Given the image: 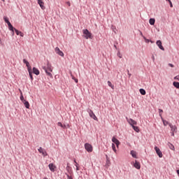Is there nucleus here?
<instances>
[{"instance_id":"obj_1","label":"nucleus","mask_w":179,"mask_h":179,"mask_svg":"<svg viewBox=\"0 0 179 179\" xmlns=\"http://www.w3.org/2000/svg\"><path fill=\"white\" fill-rule=\"evenodd\" d=\"M83 33L85 36V38H86L87 40H89V38H92V33L90 31H89V30L87 29H85L83 30Z\"/></svg>"},{"instance_id":"obj_2","label":"nucleus","mask_w":179,"mask_h":179,"mask_svg":"<svg viewBox=\"0 0 179 179\" xmlns=\"http://www.w3.org/2000/svg\"><path fill=\"white\" fill-rule=\"evenodd\" d=\"M87 113H89V115L91 118L94 120V121H98L99 119L97 118V117H96V115H94V113H93V110H92V109H88Z\"/></svg>"},{"instance_id":"obj_3","label":"nucleus","mask_w":179,"mask_h":179,"mask_svg":"<svg viewBox=\"0 0 179 179\" xmlns=\"http://www.w3.org/2000/svg\"><path fill=\"white\" fill-rule=\"evenodd\" d=\"M85 149L89 153L93 152V146H92V145L89 144V143H87L85 144Z\"/></svg>"},{"instance_id":"obj_4","label":"nucleus","mask_w":179,"mask_h":179,"mask_svg":"<svg viewBox=\"0 0 179 179\" xmlns=\"http://www.w3.org/2000/svg\"><path fill=\"white\" fill-rule=\"evenodd\" d=\"M38 151L39 152V153L42 154L43 157H45V156H48V154L47 153V151L41 147H40L38 149Z\"/></svg>"},{"instance_id":"obj_5","label":"nucleus","mask_w":179,"mask_h":179,"mask_svg":"<svg viewBox=\"0 0 179 179\" xmlns=\"http://www.w3.org/2000/svg\"><path fill=\"white\" fill-rule=\"evenodd\" d=\"M126 120H127V122L131 125V127H134L138 124L136 121L134 120L131 118L128 119V117H126Z\"/></svg>"},{"instance_id":"obj_6","label":"nucleus","mask_w":179,"mask_h":179,"mask_svg":"<svg viewBox=\"0 0 179 179\" xmlns=\"http://www.w3.org/2000/svg\"><path fill=\"white\" fill-rule=\"evenodd\" d=\"M155 150L157 156H159V157H160V158L163 157V152H162V150H160V148H159L157 146H155Z\"/></svg>"},{"instance_id":"obj_7","label":"nucleus","mask_w":179,"mask_h":179,"mask_svg":"<svg viewBox=\"0 0 179 179\" xmlns=\"http://www.w3.org/2000/svg\"><path fill=\"white\" fill-rule=\"evenodd\" d=\"M55 51L56 54H57L60 57H64V52L62 51L61 50H59V48L56 47L55 49Z\"/></svg>"},{"instance_id":"obj_8","label":"nucleus","mask_w":179,"mask_h":179,"mask_svg":"<svg viewBox=\"0 0 179 179\" xmlns=\"http://www.w3.org/2000/svg\"><path fill=\"white\" fill-rule=\"evenodd\" d=\"M157 45H158L159 50H162V51H164V48L163 47V45L162 43V41L158 40L156 42Z\"/></svg>"},{"instance_id":"obj_9","label":"nucleus","mask_w":179,"mask_h":179,"mask_svg":"<svg viewBox=\"0 0 179 179\" xmlns=\"http://www.w3.org/2000/svg\"><path fill=\"white\" fill-rule=\"evenodd\" d=\"M48 167L50 171H52V173H54V171H55V169H57V166H55V165H54V164L52 163L49 164Z\"/></svg>"},{"instance_id":"obj_10","label":"nucleus","mask_w":179,"mask_h":179,"mask_svg":"<svg viewBox=\"0 0 179 179\" xmlns=\"http://www.w3.org/2000/svg\"><path fill=\"white\" fill-rule=\"evenodd\" d=\"M112 142L113 143H115L117 148H118V146H120V144L121 143H120V141L118 139H117L115 137L112 138Z\"/></svg>"},{"instance_id":"obj_11","label":"nucleus","mask_w":179,"mask_h":179,"mask_svg":"<svg viewBox=\"0 0 179 179\" xmlns=\"http://www.w3.org/2000/svg\"><path fill=\"white\" fill-rule=\"evenodd\" d=\"M134 167H135V169L137 170H141V163L136 160L135 163L134 164Z\"/></svg>"},{"instance_id":"obj_12","label":"nucleus","mask_w":179,"mask_h":179,"mask_svg":"<svg viewBox=\"0 0 179 179\" xmlns=\"http://www.w3.org/2000/svg\"><path fill=\"white\" fill-rule=\"evenodd\" d=\"M42 68L45 71L48 76H50V78H52V74L51 73V72L48 71L46 66H43Z\"/></svg>"},{"instance_id":"obj_13","label":"nucleus","mask_w":179,"mask_h":179,"mask_svg":"<svg viewBox=\"0 0 179 179\" xmlns=\"http://www.w3.org/2000/svg\"><path fill=\"white\" fill-rule=\"evenodd\" d=\"M32 73H34V75H36L37 76H38V75H40V71L38 70L37 68L33 67Z\"/></svg>"},{"instance_id":"obj_14","label":"nucleus","mask_w":179,"mask_h":179,"mask_svg":"<svg viewBox=\"0 0 179 179\" xmlns=\"http://www.w3.org/2000/svg\"><path fill=\"white\" fill-rule=\"evenodd\" d=\"M38 3L41 8V9H45V6H44V1H43V0H38Z\"/></svg>"},{"instance_id":"obj_15","label":"nucleus","mask_w":179,"mask_h":179,"mask_svg":"<svg viewBox=\"0 0 179 179\" xmlns=\"http://www.w3.org/2000/svg\"><path fill=\"white\" fill-rule=\"evenodd\" d=\"M169 127L171 128V132H177V127L173 125L172 124H169Z\"/></svg>"},{"instance_id":"obj_16","label":"nucleus","mask_w":179,"mask_h":179,"mask_svg":"<svg viewBox=\"0 0 179 179\" xmlns=\"http://www.w3.org/2000/svg\"><path fill=\"white\" fill-rule=\"evenodd\" d=\"M23 62L25 64V65H26V66H27V71H28L29 69H31V66H30V64L29 63L28 61L26 60V59H23Z\"/></svg>"},{"instance_id":"obj_17","label":"nucleus","mask_w":179,"mask_h":179,"mask_svg":"<svg viewBox=\"0 0 179 179\" xmlns=\"http://www.w3.org/2000/svg\"><path fill=\"white\" fill-rule=\"evenodd\" d=\"M66 169L69 174H72V167L69 166V163H67Z\"/></svg>"},{"instance_id":"obj_18","label":"nucleus","mask_w":179,"mask_h":179,"mask_svg":"<svg viewBox=\"0 0 179 179\" xmlns=\"http://www.w3.org/2000/svg\"><path fill=\"white\" fill-rule=\"evenodd\" d=\"M47 70L49 71V72H52V68L51 66V64H50V62H48L47 66H45Z\"/></svg>"},{"instance_id":"obj_19","label":"nucleus","mask_w":179,"mask_h":179,"mask_svg":"<svg viewBox=\"0 0 179 179\" xmlns=\"http://www.w3.org/2000/svg\"><path fill=\"white\" fill-rule=\"evenodd\" d=\"M149 23L151 26H155V23H156V20L155 18H150Z\"/></svg>"},{"instance_id":"obj_20","label":"nucleus","mask_w":179,"mask_h":179,"mask_svg":"<svg viewBox=\"0 0 179 179\" xmlns=\"http://www.w3.org/2000/svg\"><path fill=\"white\" fill-rule=\"evenodd\" d=\"M28 72H29V78H30V79H31V82H32V80H34V78H33V71H31V69H29L28 70Z\"/></svg>"},{"instance_id":"obj_21","label":"nucleus","mask_w":179,"mask_h":179,"mask_svg":"<svg viewBox=\"0 0 179 179\" xmlns=\"http://www.w3.org/2000/svg\"><path fill=\"white\" fill-rule=\"evenodd\" d=\"M130 155L132 156V157H134V159H137L138 157H136V152L134 150H131L130 152Z\"/></svg>"},{"instance_id":"obj_22","label":"nucleus","mask_w":179,"mask_h":179,"mask_svg":"<svg viewBox=\"0 0 179 179\" xmlns=\"http://www.w3.org/2000/svg\"><path fill=\"white\" fill-rule=\"evenodd\" d=\"M22 103L27 108H30V103L27 101L25 100Z\"/></svg>"},{"instance_id":"obj_23","label":"nucleus","mask_w":179,"mask_h":179,"mask_svg":"<svg viewBox=\"0 0 179 179\" xmlns=\"http://www.w3.org/2000/svg\"><path fill=\"white\" fill-rule=\"evenodd\" d=\"M20 99L21 100V101L23 103V101H25L26 99H24V97L23 96V92H22V90H20Z\"/></svg>"},{"instance_id":"obj_24","label":"nucleus","mask_w":179,"mask_h":179,"mask_svg":"<svg viewBox=\"0 0 179 179\" xmlns=\"http://www.w3.org/2000/svg\"><path fill=\"white\" fill-rule=\"evenodd\" d=\"M8 29L10 31H13V30H15L16 28L13 27V25H12L11 23L8 24Z\"/></svg>"},{"instance_id":"obj_25","label":"nucleus","mask_w":179,"mask_h":179,"mask_svg":"<svg viewBox=\"0 0 179 179\" xmlns=\"http://www.w3.org/2000/svg\"><path fill=\"white\" fill-rule=\"evenodd\" d=\"M139 92L142 96H145V94H146V90H145L143 88H141Z\"/></svg>"},{"instance_id":"obj_26","label":"nucleus","mask_w":179,"mask_h":179,"mask_svg":"<svg viewBox=\"0 0 179 179\" xmlns=\"http://www.w3.org/2000/svg\"><path fill=\"white\" fill-rule=\"evenodd\" d=\"M168 146L169 148L171 149V150H176V148L174 147V145L173 144H171V143H168Z\"/></svg>"},{"instance_id":"obj_27","label":"nucleus","mask_w":179,"mask_h":179,"mask_svg":"<svg viewBox=\"0 0 179 179\" xmlns=\"http://www.w3.org/2000/svg\"><path fill=\"white\" fill-rule=\"evenodd\" d=\"M110 165H111V162H110V159H106V162L105 165L106 169H108V167H110Z\"/></svg>"},{"instance_id":"obj_28","label":"nucleus","mask_w":179,"mask_h":179,"mask_svg":"<svg viewBox=\"0 0 179 179\" xmlns=\"http://www.w3.org/2000/svg\"><path fill=\"white\" fill-rule=\"evenodd\" d=\"M162 122H163L164 127H166L167 125H170V124H171V123H169L167 120H164L163 118H162Z\"/></svg>"},{"instance_id":"obj_29","label":"nucleus","mask_w":179,"mask_h":179,"mask_svg":"<svg viewBox=\"0 0 179 179\" xmlns=\"http://www.w3.org/2000/svg\"><path fill=\"white\" fill-rule=\"evenodd\" d=\"M4 22L7 23V24H10V22L9 21V18L7 17H3Z\"/></svg>"},{"instance_id":"obj_30","label":"nucleus","mask_w":179,"mask_h":179,"mask_svg":"<svg viewBox=\"0 0 179 179\" xmlns=\"http://www.w3.org/2000/svg\"><path fill=\"white\" fill-rule=\"evenodd\" d=\"M173 85L174 86V87H176V89H179V83L178 82H173Z\"/></svg>"},{"instance_id":"obj_31","label":"nucleus","mask_w":179,"mask_h":179,"mask_svg":"<svg viewBox=\"0 0 179 179\" xmlns=\"http://www.w3.org/2000/svg\"><path fill=\"white\" fill-rule=\"evenodd\" d=\"M132 128L136 132H139V127L138 126H132Z\"/></svg>"},{"instance_id":"obj_32","label":"nucleus","mask_w":179,"mask_h":179,"mask_svg":"<svg viewBox=\"0 0 179 179\" xmlns=\"http://www.w3.org/2000/svg\"><path fill=\"white\" fill-rule=\"evenodd\" d=\"M108 85L109 87H111V89L114 90V85H113L110 81H108Z\"/></svg>"},{"instance_id":"obj_33","label":"nucleus","mask_w":179,"mask_h":179,"mask_svg":"<svg viewBox=\"0 0 179 179\" xmlns=\"http://www.w3.org/2000/svg\"><path fill=\"white\" fill-rule=\"evenodd\" d=\"M143 39L145 40V43H153L152 41H150V40L146 38V37H145V36H143Z\"/></svg>"},{"instance_id":"obj_34","label":"nucleus","mask_w":179,"mask_h":179,"mask_svg":"<svg viewBox=\"0 0 179 179\" xmlns=\"http://www.w3.org/2000/svg\"><path fill=\"white\" fill-rule=\"evenodd\" d=\"M112 149H113V150L115 153H117V149L115 148V144L112 143Z\"/></svg>"},{"instance_id":"obj_35","label":"nucleus","mask_w":179,"mask_h":179,"mask_svg":"<svg viewBox=\"0 0 179 179\" xmlns=\"http://www.w3.org/2000/svg\"><path fill=\"white\" fill-rule=\"evenodd\" d=\"M65 175L66 176L67 179H73L68 173H65Z\"/></svg>"},{"instance_id":"obj_36","label":"nucleus","mask_w":179,"mask_h":179,"mask_svg":"<svg viewBox=\"0 0 179 179\" xmlns=\"http://www.w3.org/2000/svg\"><path fill=\"white\" fill-rule=\"evenodd\" d=\"M14 31H15L17 36H19V34H20V31L17 30V29H14Z\"/></svg>"},{"instance_id":"obj_37","label":"nucleus","mask_w":179,"mask_h":179,"mask_svg":"<svg viewBox=\"0 0 179 179\" xmlns=\"http://www.w3.org/2000/svg\"><path fill=\"white\" fill-rule=\"evenodd\" d=\"M117 55V57H119V58H122V55L120 52V50H118Z\"/></svg>"},{"instance_id":"obj_38","label":"nucleus","mask_w":179,"mask_h":179,"mask_svg":"<svg viewBox=\"0 0 179 179\" xmlns=\"http://www.w3.org/2000/svg\"><path fill=\"white\" fill-rule=\"evenodd\" d=\"M57 125H58V127H61V128H62V127H64V124H62V123L61 122H57Z\"/></svg>"},{"instance_id":"obj_39","label":"nucleus","mask_w":179,"mask_h":179,"mask_svg":"<svg viewBox=\"0 0 179 179\" xmlns=\"http://www.w3.org/2000/svg\"><path fill=\"white\" fill-rule=\"evenodd\" d=\"M73 162L76 164L75 166L76 167H78V166H79V164H78V162H76V159L73 160Z\"/></svg>"},{"instance_id":"obj_40","label":"nucleus","mask_w":179,"mask_h":179,"mask_svg":"<svg viewBox=\"0 0 179 179\" xmlns=\"http://www.w3.org/2000/svg\"><path fill=\"white\" fill-rule=\"evenodd\" d=\"M170 7L173 8V3L171 2V0L169 1Z\"/></svg>"},{"instance_id":"obj_41","label":"nucleus","mask_w":179,"mask_h":179,"mask_svg":"<svg viewBox=\"0 0 179 179\" xmlns=\"http://www.w3.org/2000/svg\"><path fill=\"white\" fill-rule=\"evenodd\" d=\"M19 36H20L21 37H23L24 36V34H23V32L20 31Z\"/></svg>"},{"instance_id":"obj_42","label":"nucleus","mask_w":179,"mask_h":179,"mask_svg":"<svg viewBox=\"0 0 179 179\" xmlns=\"http://www.w3.org/2000/svg\"><path fill=\"white\" fill-rule=\"evenodd\" d=\"M117 44H118V43H115L114 44V48H115V50H118V48H117Z\"/></svg>"},{"instance_id":"obj_43","label":"nucleus","mask_w":179,"mask_h":179,"mask_svg":"<svg viewBox=\"0 0 179 179\" xmlns=\"http://www.w3.org/2000/svg\"><path fill=\"white\" fill-rule=\"evenodd\" d=\"M175 80H179V76H176L174 77Z\"/></svg>"},{"instance_id":"obj_44","label":"nucleus","mask_w":179,"mask_h":179,"mask_svg":"<svg viewBox=\"0 0 179 179\" xmlns=\"http://www.w3.org/2000/svg\"><path fill=\"white\" fill-rule=\"evenodd\" d=\"M159 115H162V113H163L162 109H159Z\"/></svg>"},{"instance_id":"obj_45","label":"nucleus","mask_w":179,"mask_h":179,"mask_svg":"<svg viewBox=\"0 0 179 179\" xmlns=\"http://www.w3.org/2000/svg\"><path fill=\"white\" fill-rule=\"evenodd\" d=\"M140 31V35L143 38V37H145V36H143V34L142 33V31Z\"/></svg>"},{"instance_id":"obj_46","label":"nucleus","mask_w":179,"mask_h":179,"mask_svg":"<svg viewBox=\"0 0 179 179\" xmlns=\"http://www.w3.org/2000/svg\"><path fill=\"white\" fill-rule=\"evenodd\" d=\"M73 79L76 82V83H78V80L77 78H73Z\"/></svg>"},{"instance_id":"obj_47","label":"nucleus","mask_w":179,"mask_h":179,"mask_svg":"<svg viewBox=\"0 0 179 179\" xmlns=\"http://www.w3.org/2000/svg\"><path fill=\"white\" fill-rule=\"evenodd\" d=\"M151 58H152V60L153 61V62H155V55H152Z\"/></svg>"},{"instance_id":"obj_48","label":"nucleus","mask_w":179,"mask_h":179,"mask_svg":"<svg viewBox=\"0 0 179 179\" xmlns=\"http://www.w3.org/2000/svg\"><path fill=\"white\" fill-rule=\"evenodd\" d=\"M106 160H109L110 159V158L108 157V155H106Z\"/></svg>"},{"instance_id":"obj_49","label":"nucleus","mask_w":179,"mask_h":179,"mask_svg":"<svg viewBox=\"0 0 179 179\" xmlns=\"http://www.w3.org/2000/svg\"><path fill=\"white\" fill-rule=\"evenodd\" d=\"M169 66H171V68H174V65L173 64H169Z\"/></svg>"},{"instance_id":"obj_50","label":"nucleus","mask_w":179,"mask_h":179,"mask_svg":"<svg viewBox=\"0 0 179 179\" xmlns=\"http://www.w3.org/2000/svg\"><path fill=\"white\" fill-rule=\"evenodd\" d=\"M62 128H63L64 129H66V125L64 124L63 127H62Z\"/></svg>"},{"instance_id":"obj_51","label":"nucleus","mask_w":179,"mask_h":179,"mask_svg":"<svg viewBox=\"0 0 179 179\" xmlns=\"http://www.w3.org/2000/svg\"><path fill=\"white\" fill-rule=\"evenodd\" d=\"M66 3H67V5H68L69 6H71V2L67 1Z\"/></svg>"},{"instance_id":"obj_52","label":"nucleus","mask_w":179,"mask_h":179,"mask_svg":"<svg viewBox=\"0 0 179 179\" xmlns=\"http://www.w3.org/2000/svg\"><path fill=\"white\" fill-rule=\"evenodd\" d=\"M127 75L129 76V78H131V76H132V74H131L130 73H129Z\"/></svg>"},{"instance_id":"obj_53","label":"nucleus","mask_w":179,"mask_h":179,"mask_svg":"<svg viewBox=\"0 0 179 179\" xmlns=\"http://www.w3.org/2000/svg\"><path fill=\"white\" fill-rule=\"evenodd\" d=\"M76 170H77V171H79V166H78V165H77V166H76Z\"/></svg>"},{"instance_id":"obj_54","label":"nucleus","mask_w":179,"mask_h":179,"mask_svg":"<svg viewBox=\"0 0 179 179\" xmlns=\"http://www.w3.org/2000/svg\"><path fill=\"white\" fill-rule=\"evenodd\" d=\"M12 34H13V36H15V30H13V31H12Z\"/></svg>"},{"instance_id":"obj_55","label":"nucleus","mask_w":179,"mask_h":179,"mask_svg":"<svg viewBox=\"0 0 179 179\" xmlns=\"http://www.w3.org/2000/svg\"><path fill=\"white\" fill-rule=\"evenodd\" d=\"M171 136H174V132H171Z\"/></svg>"},{"instance_id":"obj_56","label":"nucleus","mask_w":179,"mask_h":179,"mask_svg":"<svg viewBox=\"0 0 179 179\" xmlns=\"http://www.w3.org/2000/svg\"><path fill=\"white\" fill-rule=\"evenodd\" d=\"M129 70H127V74H129Z\"/></svg>"},{"instance_id":"obj_57","label":"nucleus","mask_w":179,"mask_h":179,"mask_svg":"<svg viewBox=\"0 0 179 179\" xmlns=\"http://www.w3.org/2000/svg\"><path fill=\"white\" fill-rule=\"evenodd\" d=\"M43 179H48V178H47V177H45Z\"/></svg>"},{"instance_id":"obj_58","label":"nucleus","mask_w":179,"mask_h":179,"mask_svg":"<svg viewBox=\"0 0 179 179\" xmlns=\"http://www.w3.org/2000/svg\"><path fill=\"white\" fill-rule=\"evenodd\" d=\"M2 1V2H5V0H1Z\"/></svg>"},{"instance_id":"obj_59","label":"nucleus","mask_w":179,"mask_h":179,"mask_svg":"<svg viewBox=\"0 0 179 179\" xmlns=\"http://www.w3.org/2000/svg\"><path fill=\"white\" fill-rule=\"evenodd\" d=\"M166 1H167L168 2H169V1H171V0H166Z\"/></svg>"},{"instance_id":"obj_60","label":"nucleus","mask_w":179,"mask_h":179,"mask_svg":"<svg viewBox=\"0 0 179 179\" xmlns=\"http://www.w3.org/2000/svg\"><path fill=\"white\" fill-rule=\"evenodd\" d=\"M0 41H1V38H0Z\"/></svg>"}]
</instances>
